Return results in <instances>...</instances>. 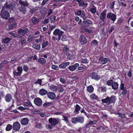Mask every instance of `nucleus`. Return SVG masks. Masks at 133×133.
<instances>
[{
    "label": "nucleus",
    "mask_w": 133,
    "mask_h": 133,
    "mask_svg": "<svg viewBox=\"0 0 133 133\" xmlns=\"http://www.w3.org/2000/svg\"><path fill=\"white\" fill-rule=\"evenodd\" d=\"M116 97L115 96H112L110 97H107L105 98L102 100V102L105 103L107 105L110 103H114L116 101Z\"/></svg>",
    "instance_id": "obj_1"
},
{
    "label": "nucleus",
    "mask_w": 133,
    "mask_h": 133,
    "mask_svg": "<svg viewBox=\"0 0 133 133\" xmlns=\"http://www.w3.org/2000/svg\"><path fill=\"white\" fill-rule=\"evenodd\" d=\"M15 6V4L11 0H7L5 3L3 7L6 8L8 10H13Z\"/></svg>",
    "instance_id": "obj_2"
},
{
    "label": "nucleus",
    "mask_w": 133,
    "mask_h": 133,
    "mask_svg": "<svg viewBox=\"0 0 133 133\" xmlns=\"http://www.w3.org/2000/svg\"><path fill=\"white\" fill-rule=\"evenodd\" d=\"M6 8H2L0 14V15L2 18L7 20L9 17L10 14Z\"/></svg>",
    "instance_id": "obj_3"
},
{
    "label": "nucleus",
    "mask_w": 133,
    "mask_h": 133,
    "mask_svg": "<svg viewBox=\"0 0 133 133\" xmlns=\"http://www.w3.org/2000/svg\"><path fill=\"white\" fill-rule=\"evenodd\" d=\"M28 29L27 28H25L24 30L20 29L18 31L17 34V37L18 38H21L22 37L24 36V35L28 32Z\"/></svg>",
    "instance_id": "obj_4"
},
{
    "label": "nucleus",
    "mask_w": 133,
    "mask_h": 133,
    "mask_svg": "<svg viewBox=\"0 0 133 133\" xmlns=\"http://www.w3.org/2000/svg\"><path fill=\"white\" fill-rule=\"evenodd\" d=\"M64 32L60 30L59 29H55L53 32V35H57L58 37V40L57 39L58 41H59L60 39L61 36L64 34Z\"/></svg>",
    "instance_id": "obj_5"
},
{
    "label": "nucleus",
    "mask_w": 133,
    "mask_h": 133,
    "mask_svg": "<svg viewBox=\"0 0 133 133\" xmlns=\"http://www.w3.org/2000/svg\"><path fill=\"white\" fill-rule=\"evenodd\" d=\"M48 121L51 125L55 126L58 123L60 119L57 118H51L49 119Z\"/></svg>",
    "instance_id": "obj_6"
},
{
    "label": "nucleus",
    "mask_w": 133,
    "mask_h": 133,
    "mask_svg": "<svg viewBox=\"0 0 133 133\" xmlns=\"http://www.w3.org/2000/svg\"><path fill=\"white\" fill-rule=\"evenodd\" d=\"M107 18L112 21L113 23L116 19V16L115 14L112 13L110 12L107 14Z\"/></svg>",
    "instance_id": "obj_7"
},
{
    "label": "nucleus",
    "mask_w": 133,
    "mask_h": 133,
    "mask_svg": "<svg viewBox=\"0 0 133 133\" xmlns=\"http://www.w3.org/2000/svg\"><path fill=\"white\" fill-rule=\"evenodd\" d=\"M83 25L85 27L89 26L90 24H92V23L90 20L85 18L84 19L82 23Z\"/></svg>",
    "instance_id": "obj_8"
},
{
    "label": "nucleus",
    "mask_w": 133,
    "mask_h": 133,
    "mask_svg": "<svg viewBox=\"0 0 133 133\" xmlns=\"http://www.w3.org/2000/svg\"><path fill=\"white\" fill-rule=\"evenodd\" d=\"M64 47H63V53L64 55L70 57L71 54L69 52V49L67 46L64 45Z\"/></svg>",
    "instance_id": "obj_9"
},
{
    "label": "nucleus",
    "mask_w": 133,
    "mask_h": 133,
    "mask_svg": "<svg viewBox=\"0 0 133 133\" xmlns=\"http://www.w3.org/2000/svg\"><path fill=\"white\" fill-rule=\"evenodd\" d=\"M21 125L18 122H16L13 124L12 126L13 129L15 131H18L20 128Z\"/></svg>",
    "instance_id": "obj_10"
},
{
    "label": "nucleus",
    "mask_w": 133,
    "mask_h": 133,
    "mask_svg": "<svg viewBox=\"0 0 133 133\" xmlns=\"http://www.w3.org/2000/svg\"><path fill=\"white\" fill-rule=\"evenodd\" d=\"M90 77L92 79L98 80L100 79V77L97 73L95 72L92 73L90 75Z\"/></svg>",
    "instance_id": "obj_11"
},
{
    "label": "nucleus",
    "mask_w": 133,
    "mask_h": 133,
    "mask_svg": "<svg viewBox=\"0 0 133 133\" xmlns=\"http://www.w3.org/2000/svg\"><path fill=\"white\" fill-rule=\"evenodd\" d=\"M34 102L36 105L38 106H41L42 103L41 99L38 97L35 98L34 99Z\"/></svg>",
    "instance_id": "obj_12"
},
{
    "label": "nucleus",
    "mask_w": 133,
    "mask_h": 133,
    "mask_svg": "<svg viewBox=\"0 0 133 133\" xmlns=\"http://www.w3.org/2000/svg\"><path fill=\"white\" fill-rule=\"evenodd\" d=\"M80 42L81 44H84L87 42V40L83 35H81L79 38Z\"/></svg>",
    "instance_id": "obj_13"
},
{
    "label": "nucleus",
    "mask_w": 133,
    "mask_h": 133,
    "mask_svg": "<svg viewBox=\"0 0 133 133\" xmlns=\"http://www.w3.org/2000/svg\"><path fill=\"white\" fill-rule=\"evenodd\" d=\"M48 97L51 99H54L56 97V95L53 92H50L47 93V94Z\"/></svg>",
    "instance_id": "obj_14"
},
{
    "label": "nucleus",
    "mask_w": 133,
    "mask_h": 133,
    "mask_svg": "<svg viewBox=\"0 0 133 133\" xmlns=\"http://www.w3.org/2000/svg\"><path fill=\"white\" fill-rule=\"evenodd\" d=\"M29 120L26 118H25L22 119L21 121V124L23 125H26L28 123Z\"/></svg>",
    "instance_id": "obj_15"
},
{
    "label": "nucleus",
    "mask_w": 133,
    "mask_h": 133,
    "mask_svg": "<svg viewBox=\"0 0 133 133\" xmlns=\"http://www.w3.org/2000/svg\"><path fill=\"white\" fill-rule=\"evenodd\" d=\"M79 65L78 63H76L74 65H72L69 66L68 69L70 71H73L75 70L76 68L78 67Z\"/></svg>",
    "instance_id": "obj_16"
},
{
    "label": "nucleus",
    "mask_w": 133,
    "mask_h": 133,
    "mask_svg": "<svg viewBox=\"0 0 133 133\" xmlns=\"http://www.w3.org/2000/svg\"><path fill=\"white\" fill-rule=\"evenodd\" d=\"M18 10L20 12L24 14H25L26 12V8L24 6H21L18 8Z\"/></svg>",
    "instance_id": "obj_17"
},
{
    "label": "nucleus",
    "mask_w": 133,
    "mask_h": 133,
    "mask_svg": "<svg viewBox=\"0 0 133 133\" xmlns=\"http://www.w3.org/2000/svg\"><path fill=\"white\" fill-rule=\"evenodd\" d=\"M19 3L21 5V6H28L29 5V4L26 1H23L21 0H19Z\"/></svg>",
    "instance_id": "obj_18"
},
{
    "label": "nucleus",
    "mask_w": 133,
    "mask_h": 133,
    "mask_svg": "<svg viewBox=\"0 0 133 133\" xmlns=\"http://www.w3.org/2000/svg\"><path fill=\"white\" fill-rule=\"evenodd\" d=\"M102 57H100L99 58V60L101 61V63L102 64H105L107 63L110 60L109 58H104L102 60H101Z\"/></svg>",
    "instance_id": "obj_19"
},
{
    "label": "nucleus",
    "mask_w": 133,
    "mask_h": 133,
    "mask_svg": "<svg viewBox=\"0 0 133 133\" xmlns=\"http://www.w3.org/2000/svg\"><path fill=\"white\" fill-rule=\"evenodd\" d=\"M118 84L117 82H113L111 85V87L113 89L116 90L118 88Z\"/></svg>",
    "instance_id": "obj_20"
},
{
    "label": "nucleus",
    "mask_w": 133,
    "mask_h": 133,
    "mask_svg": "<svg viewBox=\"0 0 133 133\" xmlns=\"http://www.w3.org/2000/svg\"><path fill=\"white\" fill-rule=\"evenodd\" d=\"M78 4L79 7L83 8L86 7L88 5L87 3H85L84 1H82L78 3Z\"/></svg>",
    "instance_id": "obj_21"
},
{
    "label": "nucleus",
    "mask_w": 133,
    "mask_h": 133,
    "mask_svg": "<svg viewBox=\"0 0 133 133\" xmlns=\"http://www.w3.org/2000/svg\"><path fill=\"white\" fill-rule=\"evenodd\" d=\"M12 99L11 96L10 94H7L5 97V99L7 102H9Z\"/></svg>",
    "instance_id": "obj_22"
},
{
    "label": "nucleus",
    "mask_w": 133,
    "mask_h": 133,
    "mask_svg": "<svg viewBox=\"0 0 133 133\" xmlns=\"http://www.w3.org/2000/svg\"><path fill=\"white\" fill-rule=\"evenodd\" d=\"M75 107V110L74 111V112L78 114L79 113V111L80 110L81 108L78 104H76Z\"/></svg>",
    "instance_id": "obj_23"
},
{
    "label": "nucleus",
    "mask_w": 133,
    "mask_h": 133,
    "mask_svg": "<svg viewBox=\"0 0 133 133\" xmlns=\"http://www.w3.org/2000/svg\"><path fill=\"white\" fill-rule=\"evenodd\" d=\"M50 89L52 91H57L58 89V87L54 85H51L49 86Z\"/></svg>",
    "instance_id": "obj_24"
},
{
    "label": "nucleus",
    "mask_w": 133,
    "mask_h": 133,
    "mask_svg": "<svg viewBox=\"0 0 133 133\" xmlns=\"http://www.w3.org/2000/svg\"><path fill=\"white\" fill-rule=\"evenodd\" d=\"M8 26L10 29H12L17 26L16 23L15 22H14L10 24Z\"/></svg>",
    "instance_id": "obj_25"
},
{
    "label": "nucleus",
    "mask_w": 133,
    "mask_h": 133,
    "mask_svg": "<svg viewBox=\"0 0 133 133\" xmlns=\"http://www.w3.org/2000/svg\"><path fill=\"white\" fill-rule=\"evenodd\" d=\"M47 91L44 89H42L40 90L39 93L41 95L43 96L46 94L47 93Z\"/></svg>",
    "instance_id": "obj_26"
},
{
    "label": "nucleus",
    "mask_w": 133,
    "mask_h": 133,
    "mask_svg": "<svg viewBox=\"0 0 133 133\" xmlns=\"http://www.w3.org/2000/svg\"><path fill=\"white\" fill-rule=\"evenodd\" d=\"M106 14L105 12L103 11L101 13L100 16V19L102 20H104L105 18Z\"/></svg>",
    "instance_id": "obj_27"
},
{
    "label": "nucleus",
    "mask_w": 133,
    "mask_h": 133,
    "mask_svg": "<svg viewBox=\"0 0 133 133\" xmlns=\"http://www.w3.org/2000/svg\"><path fill=\"white\" fill-rule=\"evenodd\" d=\"M46 8L45 7H41L40 9V12L42 15L44 14L45 13Z\"/></svg>",
    "instance_id": "obj_28"
},
{
    "label": "nucleus",
    "mask_w": 133,
    "mask_h": 133,
    "mask_svg": "<svg viewBox=\"0 0 133 133\" xmlns=\"http://www.w3.org/2000/svg\"><path fill=\"white\" fill-rule=\"evenodd\" d=\"M38 62L42 64H45L46 62V60L44 58H41L38 60Z\"/></svg>",
    "instance_id": "obj_29"
},
{
    "label": "nucleus",
    "mask_w": 133,
    "mask_h": 133,
    "mask_svg": "<svg viewBox=\"0 0 133 133\" xmlns=\"http://www.w3.org/2000/svg\"><path fill=\"white\" fill-rule=\"evenodd\" d=\"M87 90L90 93L92 92L94 90V88L91 85H90L87 87Z\"/></svg>",
    "instance_id": "obj_30"
},
{
    "label": "nucleus",
    "mask_w": 133,
    "mask_h": 133,
    "mask_svg": "<svg viewBox=\"0 0 133 133\" xmlns=\"http://www.w3.org/2000/svg\"><path fill=\"white\" fill-rule=\"evenodd\" d=\"M35 127L39 129H42L43 127L42 124L39 123H37L36 124Z\"/></svg>",
    "instance_id": "obj_31"
},
{
    "label": "nucleus",
    "mask_w": 133,
    "mask_h": 133,
    "mask_svg": "<svg viewBox=\"0 0 133 133\" xmlns=\"http://www.w3.org/2000/svg\"><path fill=\"white\" fill-rule=\"evenodd\" d=\"M96 122L95 121H90L89 122V123L85 125V127H87L89 125H91L95 124Z\"/></svg>",
    "instance_id": "obj_32"
},
{
    "label": "nucleus",
    "mask_w": 133,
    "mask_h": 133,
    "mask_svg": "<svg viewBox=\"0 0 133 133\" xmlns=\"http://www.w3.org/2000/svg\"><path fill=\"white\" fill-rule=\"evenodd\" d=\"M77 122L80 123H82L84 121V118L81 117H77Z\"/></svg>",
    "instance_id": "obj_33"
},
{
    "label": "nucleus",
    "mask_w": 133,
    "mask_h": 133,
    "mask_svg": "<svg viewBox=\"0 0 133 133\" xmlns=\"http://www.w3.org/2000/svg\"><path fill=\"white\" fill-rule=\"evenodd\" d=\"M32 22L33 23L36 24L39 22V20L36 17L33 18H32Z\"/></svg>",
    "instance_id": "obj_34"
},
{
    "label": "nucleus",
    "mask_w": 133,
    "mask_h": 133,
    "mask_svg": "<svg viewBox=\"0 0 133 133\" xmlns=\"http://www.w3.org/2000/svg\"><path fill=\"white\" fill-rule=\"evenodd\" d=\"M24 105L30 107L31 106H32L31 103L30 101H28L27 102H25L24 103Z\"/></svg>",
    "instance_id": "obj_35"
},
{
    "label": "nucleus",
    "mask_w": 133,
    "mask_h": 133,
    "mask_svg": "<svg viewBox=\"0 0 133 133\" xmlns=\"http://www.w3.org/2000/svg\"><path fill=\"white\" fill-rule=\"evenodd\" d=\"M12 127L11 125L10 124L7 125L5 130L6 131H9L12 129Z\"/></svg>",
    "instance_id": "obj_36"
},
{
    "label": "nucleus",
    "mask_w": 133,
    "mask_h": 133,
    "mask_svg": "<svg viewBox=\"0 0 133 133\" xmlns=\"http://www.w3.org/2000/svg\"><path fill=\"white\" fill-rule=\"evenodd\" d=\"M89 60L87 59H82L81 60V62L83 64H87L88 63Z\"/></svg>",
    "instance_id": "obj_37"
},
{
    "label": "nucleus",
    "mask_w": 133,
    "mask_h": 133,
    "mask_svg": "<svg viewBox=\"0 0 133 133\" xmlns=\"http://www.w3.org/2000/svg\"><path fill=\"white\" fill-rule=\"evenodd\" d=\"M113 82V80L112 79H110L108 80L107 81L106 84L109 86H111Z\"/></svg>",
    "instance_id": "obj_38"
},
{
    "label": "nucleus",
    "mask_w": 133,
    "mask_h": 133,
    "mask_svg": "<svg viewBox=\"0 0 133 133\" xmlns=\"http://www.w3.org/2000/svg\"><path fill=\"white\" fill-rule=\"evenodd\" d=\"M13 73L14 76L16 77L19 76L21 75V74L19 72H17L15 71H14Z\"/></svg>",
    "instance_id": "obj_39"
},
{
    "label": "nucleus",
    "mask_w": 133,
    "mask_h": 133,
    "mask_svg": "<svg viewBox=\"0 0 133 133\" xmlns=\"http://www.w3.org/2000/svg\"><path fill=\"white\" fill-rule=\"evenodd\" d=\"M38 9V8L36 7L34 8L31 9L30 10V12L32 14Z\"/></svg>",
    "instance_id": "obj_40"
},
{
    "label": "nucleus",
    "mask_w": 133,
    "mask_h": 133,
    "mask_svg": "<svg viewBox=\"0 0 133 133\" xmlns=\"http://www.w3.org/2000/svg\"><path fill=\"white\" fill-rule=\"evenodd\" d=\"M10 40V39L9 38L6 37L4 38L3 41H2V42H3L4 43H6L9 42Z\"/></svg>",
    "instance_id": "obj_41"
},
{
    "label": "nucleus",
    "mask_w": 133,
    "mask_h": 133,
    "mask_svg": "<svg viewBox=\"0 0 133 133\" xmlns=\"http://www.w3.org/2000/svg\"><path fill=\"white\" fill-rule=\"evenodd\" d=\"M90 98L93 100L96 99L97 98V96L95 94H92L90 96Z\"/></svg>",
    "instance_id": "obj_42"
},
{
    "label": "nucleus",
    "mask_w": 133,
    "mask_h": 133,
    "mask_svg": "<svg viewBox=\"0 0 133 133\" xmlns=\"http://www.w3.org/2000/svg\"><path fill=\"white\" fill-rule=\"evenodd\" d=\"M72 122L74 124H76L77 122V117L76 118H71Z\"/></svg>",
    "instance_id": "obj_43"
},
{
    "label": "nucleus",
    "mask_w": 133,
    "mask_h": 133,
    "mask_svg": "<svg viewBox=\"0 0 133 133\" xmlns=\"http://www.w3.org/2000/svg\"><path fill=\"white\" fill-rule=\"evenodd\" d=\"M117 114L118 115L119 117H120L121 118H124L125 117V115L124 114H123L119 112H118Z\"/></svg>",
    "instance_id": "obj_44"
},
{
    "label": "nucleus",
    "mask_w": 133,
    "mask_h": 133,
    "mask_svg": "<svg viewBox=\"0 0 133 133\" xmlns=\"http://www.w3.org/2000/svg\"><path fill=\"white\" fill-rule=\"evenodd\" d=\"M56 17L55 16H52L50 17V19L52 22H55L56 19Z\"/></svg>",
    "instance_id": "obj_45"
},
{
    "label": "nucleus",
    "mask_w": 133,
    "mask_h": 133,
    "mask_svg": "<svg viewBox=\"0 0 133 133\" xmlns=\"http://www.w3.org/2000/svg\"><path fill=\"white\" fill-rule=\"evenodd\" d=\"M122 90H123L122 94L124 96H125L127 92V90L126 88L125 87L124 89Z\"/></svg>",
    "instance_id": "obj_46"
},
{
    "label": "nucleus",
    "mask_w": 133,
    "mask_h": 133,
    "mask_svg": "<svg viewBox=\"0 0 133 133\" xmlns=\"http://www.w3.org/2000/svg\"><path fill=\"white\" fill-rule=\"evenodd\" d=\"M48 44L49 43L47 41H46L45 42L43 43L42 45V48H45Z\"/></svg>",
    "instance_id": "obj_47"
},
{
    "label": "nucleus",
    "mask_w": 133,
    "mask_h": 133,
    "mask_svg": "<svg viewBox=\"0 0 133 133\" xmlns=\"http://www.w3.org/2000/svg\"><path fill=\"white\" fill-rule=\"evenodd\" d=\"M8 34L11 36H13L15 37H17V34L14 33L12 32H9Z\"/></svg>",
    "instance_id": "obj_48"
},
{
    "label": "nucleus",
    "mask_w": 133,
    "mask_h": 133,
    "mask_svg": "<svg viewBox=\"0 0 133 133\" xmlns=\"http://www.w3.org/2000/svg\"><path fill=\"white\" fill-rule=\"evenodd\" d=\"M34 83L35 84H39L41 85H42V80L41 79H39L37 81L35 82Z\"/></svg>",
    "instance_id": "obj_49"
},
{
    "label": "nucleus",
    "mask_w": 133,
    "mask_h": 133,
    "mask_svg": "<svg viewBox=\"0 0 133 133\" xmlns=\"http://www.w3.org/2000/svg\"><path fill=\"white\" fill-rule=\"evenodd\" d=\"M52 68L54 70H58V67L57 65H52L51 66Z\"/></svg>",
    "instance_id": "obj_50"
},
{
    "label": "nucleus",
    "mask_w": 133,
    "mask_h": 133,
    "mask_svg": "<svg viewBox=\"0 0 133 133\" xmlns=\"http://www.w3.org/2000/svg\"><path fill=\"white\" fill-rule=\"evenodd\" d=\"M59 67L60 68L64 69L66 67V66L64 63H62L59 65Z\"/></svg>",
    "instance_id": "obj_51"
},
{
    "label": "nucleus",
    "mask_w": 133,
    "mask_h": 133,
    "mask_svg": "<svg viewBox=\"0 0 133 133\" xmlns=\"http://www.w3.org/2000/svg\"><path fill=\"white\" fill-rule=\"evenodd\" d=\"M17 70L18 72H19L21 73H22V72L23 71V69L22 66H18V67L17 68Z\"/></svg>",
    "instance_id": "obj_52"
},
{
    "label": "nucleus",
    "mask_w": 133,
    "mask_h": 133,
    "mask_svg": "<svg viewBox=\"0 0 133 133\" xmlns=\"http://www.w3.org/2000/svg\"><path fill=\"white\" fill-rule=\"evenodd\" d=\"M96 7L93 8L91 9L90 11L93 14H95L96 12Z\"/></svg>",
    "instance_id": "obj_53"
},
{
    "label": "nucleus",
    "mask_w": 133,
    "mask_h": 133,
    "mask_svg": "<svg viewBox=\"0 0 133 133\" xmlns=\"http://www.w3.org/2000/svg\"><path fill=\"white\" fill-rule=\"evenodd\" d=\"M101 91L102 92H104L106 91V87H102L100 88Z\"/></svg>",
    "instance_id": "obj_54"
},
{
    "label": "nucleus",
    "mask_w": 133,
    "mask_h": 133,
    "mask_svg": "<svg viewBox=\"0 0 133 133\" xmlns=\"http://www.w3.org/2000/svg\"><path fill=\"white\" fill-rule=\"evenodd\" d=\"M21 44L22 45L25 44L26 42V40L23 38H21Z\"/></svg>",
    "instance_id": "obj_55"
},
{
    "label": "nucleus",
    "mask_w": 133,
    "mask_h": 133,
    "mask_svg": "<svg viewBox=\"0 0 133 133\" xmlns=\"http://www.w3.org/2000/svg\"><path fill=\"white\" fill-rule=\"evenodd\" d=\"M23 68L24 70L26 72L28 70V68L26 65H24L23 67Z\"/></svg>",
    "instance_id": "obj_56"
},
{
    "label": "nucleus",
    "mask_w": 133,
    "mask_h": 133,
    "mask_svg": "<svg viewBox=\"0 0 133 133\" xmlns=\"http://www.w3.org/2000/svg\"><path fill=\"white\" fill-rule=\"evenodd\" d=\"M51 103H45L43 104V106L44 107H48L50 106Z\"/></svg>",
    "instance_id": "obj_57"
},
{
    "label": "nucleus",
    "mask_w": 133,
    "mask_h": 133,
    "mask_svg": "<svg viewBox=\"0 0 133 133\" xmlns=\"http://www.w3.org/2000/svg\"><path fill=\"white\" fill-rule=\"evenodd\" d=\"M63 120H64L66 122H68V117L66 116H63Z\"/></svg>",
    "instance_id": "obj_58"
},
{
    "label": "nucleus",
    "mask_w": 133,
    "mask_h": 133,
    "mask_svg": "<svg viewBox=\"0 0 133 133\" xmlns=\"http://www.w3.org/2000/svg\"><path fill=\"white\" fill-rule=\"evenodd\" d=\"M127 75L129 77H131L132 76L131 71L129 70L127 73Z\"/></svg>",
    "instance_id": "obj_59"
},
{
    "label": "nucleus",
    "mask_w": 133,
    "mask_h": 133,
    "mask_svg": "<svg viewBox=\"0 0 133 133\" xmlns=\"http://www.w3.org/2000/svg\"><path fill=\"white\" fill-rule=\"evenodd\" d=\"M60 81L61 83H62L63 84H64L65 82V80L63 78H60Z\"/></svg>",
    "instance_id": "obj_60"
},
{
    "label": "nucleus",
    "mask_w": 133,
    "mask_h": 133,
    "mask_svg": "<svg viewBox=\"0 0 133 133\" xmlns=\"http://www.w3.org/2000/svg\"><path fill=\"white\" fill-rule=\"evenodd\" d=\"M97 41L96 40H94L91 43L92 44L95 45H97Z\"/></svg>",
    "instance_id": "obj_61"
},
{
    "label": "nucleus",
    "mask_w": 133,
    "mask_h": 133,
    "mask_svg": "<svg viewBox=\"0 0 133 133\" xmlns=\"http://www.w3.org/2000/svg\"><path fill=\"white\" fill-rule=\"evenodd\" d=\"M120 89L121 90H123L124 89H125V88L124 86V84L122 83H121V84L120 85Z\"/></svg>",
    "instance_id": "obj_62"
},
{
    "label": "nucleus",
    "mask_w": 133,
    "mask_h": 133,
    "mask_svg": "<svg viewBox=\"0 0 133 133\" xmlns=\"http://www.w3.org/2000/svg\"><path fill=\"white\" fill-rule=\"evenodd\" d=\"M81 17L83 19H85L87 17L84 13H83V14L81 16Z\"/></svg>",
    "instance_id": "obj_63"
},
{
    "label": "nucleus",
    "mask_w": 133,
    "mask_h": 133,
    "mask_svg": "<svg viewBox=\"0 0 133 133\" xmlns=\"http://www.w3.org/2000/svg\"><path fill=\"white\" fill-rule=\"evenodd\" d=\"M53 125H52L51 124V125L48 124L46 125V127L49 129H51L52 128V126Z\"/></svg>",
    "instance_id": "obj_64"
}]
</instances>
